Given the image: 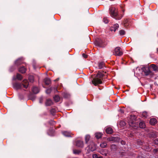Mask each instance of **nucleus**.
I'll list each match as a JSON object with an SVG mask.
<instances>
[{
	"label": "nucleus",
	"mask_w": 158,
	"mask_h": 158,
	"mask_svg": "<svg viewBox=\"0 0 158 158\" xmlns=\"http://www.w3.org/2000/svg\"><path fill=\"white\" fill-rule=\"evenodd\" d=\"M136 119V117L134 115H131L127 118V122L129 126L135 129H137L138 128V122H137Z\"/></svg>",
	"instance_id": "1"
},
{
	"label": "nucleus",
	"mask_w": 158,
	"mask_h": 158,
	"mask_svg": "<svg viewBox=\"0 0 158 158\" xmlns=\"http://www.w3.org/2000/svg\"><path fill=\"white\" fill-rule=\"evenodd\" d=\"M29 85V83L27 80H24L22 82V84L15 83L13 84V86L14 88L16 89H20L23 88L27 89Z\"/></svg>",
	"instance_id": "2"
},
{
	"label": "nucleus",
	"mask_w": 158,
	"mask_h": 158,
	"mask_svg": "<svg viewBox=\"0 0 158 158\" xmlns=\"http://www.w3.org/2000/svg\"><path fill=\"white\" fill-rule=\"evenodd\" d=\"M104 76L103 74L99 72L96 75L95 78L93 79L92 81V83L95 85L102 84V77Z\"/></svg>",
	"instance_id": "3"
},
{
	"label": "nucleus",
	"mask_w": 158,
	"mask_h": 158,
	"mask_svg": "<svg viewBox=\"0 0 158 158\" xmlns=\"http://www.w3.org/2000/svg\"><path fill=\"white\" fill-rule=\"evenodd\" d=\"M110 15L112 17H113L116 20H119L121 19L122 16L120 17L118 15L117 13V10L114 7L110 9Z\"/></svg>",
	"instance_id": "4"
},
{
	"label": "nucleus",
	"mask_w": 158,
	"mask_h": 158,
	"mask_svg": "<svg viewBox=\"0 0 158 158\" xmlns=\"http://www.w3.org/2000/svg\"><path fill=\"white\" fill-rule=\"evenodd\" d=\"M113 53L114 55L117 56H121L123 54V53L121 50L120 47H118L115 48Z\"/></svg>",
	"instance_id": "5"
},
{
	"label": "nucleus",
	"mask_w": 158,
	"mask_h": 158,
	"mask_svg": "<svg viewBox=\"0 0 158 158\" xmlns=\"http://www.w3.org/2000/svg\"><path fill=\"white\" fill-rule=\"evenodd\" d=\"M103 41L101 39H98L96 40L95 44L98 46L101 47H103L105 46L103 44Z\"/></svg>",
	"instance_id": "6"
},
{
	"label": "nucleus",
	"mask_w": 158,
	"mask_h": 158,
	"mask_svg": "<svg viewBox=\"0 0 158 158\" xmlns=\"http://www.w3.org/2000/svg\"><path fill=\"white\" fill-rule=\"evenodd\" d=\"M107 140L109 141L118 142L119 141V139L118 137H111L108 138Z\"/></svg>",
	"instance_id": "7"
},
{
	"label": "nucleus",
	"mask_w": 158,
	"mask_h": 158,
	"mask_svg": "<svg viewBox=\"0 0 158 158\" xmlns=\"http://www.w3.org/2000/svg\"><path fill=\"white\" fill-rule=\"evenodd\" d=\"M118 27L119 26L118 24H114L113 26L110 27V30L112 31H114V32H115L116 30L118 28Z\"/></svg>",
	"instance_id": "8"
},
{
	"label": "nucleus",
	"mask_w": 158,
	"mask_h": 158,
	"mask_svg": "<svg viewBox=\"0 0 158 158\" xmlns=\"http://www.w3.org/2000/svg\"><path fill=\"white\" fill-rule=\"evenodd\" d=\"M76 145L79 147H82L83 146V143L82 141H77L76 142Z\"/></svg>",
	"instance_id": "9"
},
{
	"label": "nucleus",
	"mask_w": 158,
	"mask_h": 158,
	"mask_svg": "<svg viewBox=\"0 0 158 158\" xmlns=\"http://www.w3.org/2000/svg\"><path fill=\"white\" fill-rule=\"evenodd\" d=\"M157 122L156 119L155 118H152L150 119V124L152 125H155L156 123Z\"/></svg>",
	"instance_id": "10"
},
{
	"label": "nucleus",
	"mask_w": 158,
	"mask_h": 158,
	"mask_svg": "<svg viewBox=\"0 0 158 158\" xmlns=\"http://www.w3.org/2000/svg\"><path fill=\"white\" fill-rule=\"evenodd\" d=\"M89 147L92 151H94L96 149V146L93 143H92L91 145H89Z\"/></svg>",
	"instance_id": "11"
},
{
	"label": "nucleus",
	"mask_w": 158,
	"mask_h": 158,
	"mask_svg": "<svg viewBox=\"0 0 158 158\" xmlns=\"http://www.w3.org/2000/svg\"><path fill=\"white\" fill-rule=\"evenodd\" d=\"M123 23L124 26L125 27H127L130 25V21L129 19H125Z\"/></svg>",
	"instance_id": "12"
},
{
	"label": "nucleus",
	"mask_w": 158,
	"mask_h": 158,
	"mask_svg": "<svg viewBox=\"0 0 158 158\" xmlns=\"http://www.w3.org/2000/svg\"><path fill=\"white\" fill-rule=\"evenodd\" d=\"M106 131L107 133L111 134L113 132V130L111 128L107 127L106 128Z\"/></svg>",
	"instance_id": "13"
},
{
	"label": "nucleus",
	"mask_w": 158,
	"mask_h": 158,
	"mask_svg": "<svg viewBox=\"0 0 158 158\" xmlns=\"http://www.w3.org/2000/svg\"><path fill=\"white\" fill-rule=\"evenodd\" d=\"M33 93L34 94H36L39 92V89L36 87H34L32 89Z\"/></svg>",
	"instance_id": "14"
},
{
	"label": "nucleus",
	"mask_w": 158,
	"mask_h": 158,
	"mask_svg": "<svg viewBox=\"0 0 158 158\" xmlns=\"http://www.w3.org/2000/svg\"><path fill=\"white\" fill-rule=\"evenodd\" d=\"M22 79V76L20 74L17 73L16 75V78L14 77L13 78V80H16L17 79L18 80H21Z\"/></svg>",
	"instance_id": "15"
},
{
	"label": "nucleus",
	"mask_w": 158,
	"mask_h": 158,
	"mask_svg": "<svg viewBox=\"0 0 158 158\" xmlns=\"http://www.w3.org/2000/svg\"><path fill=\"white\" fill-rule=\"evenodd\" d=\"M19 71L20 72L23 73L25 72L26 69L24 67H22L19 69Z\"/></svg>",
	"instance_id": "16"
},
{
	"label": "nucleus",
	"mask_w": 158,
	"mask_h": 158,
	"mask_svg": "<svg viewBox=\"0 0 158 158\" xmlns=\"http://www.w3.org/2000/svg\"><path fill=\"white\" fill-rule=\"evenodd\" d=\"M46 106H49L51 105L52 104V101L51 99H47L46 102Z\"/></svg>",
	"instance_id": "17"
},
{
	"label": "nucleus",
	"mask_w": 158,
	"mask_h": 158,
	"mask_svg": "<svg viewBox=\"0 0 158 158\" xmlns=\"http://www.w3.org/2000/svg\"><path fill=\"white\" fill-rule=\"evenodd\" d=\"M63 134L65 136L70 137L71 136V134L69 132L67 131H64L62 132Z\"/></svg>",
	"instance_id": "18"
},
{
	"label": "nucleus",
	"mask_w": 158,
	"mask_h": 158,
	"mask_svg": "<svg viewBox=\"0 0 158 158\" xmlns=\"http://www.w3.org/2000/svg\"><path fill=\"white\" fill-rule=\"evenodd\" d=\"M150 67L153 70L155 71H156L157 69V67L154 64H152L150 66Z\"/></svg>",
	"instance_id": "19"
},
{
	"label": "nucleus",
	"mask_w": 158,
	"mask_h": 158,
	"mask_svg": "<svg viewBox=\"0 0 158 158\" xmlns=\"http://www.w3.org/2000/svg\"><path fill=\"white\" fill-rule=\"evenodd\" d=\"M104 67V62H101L98 64V67L99 69L103 68Z\"/></svg>",
	"instance_id": "20"
},
{
	"label": "nucleus",
	"mask_w": 158,
	"mask_h": 158,
	"mask_svg": "<svg viewBox=\"0 0 158 158\" xmlns=\"http://www.w3.org/2000/svg\"><path fill=\"white\" fill-rule=\"evenodd\" d=\"M45 84L49 85L51 83L50 79L48 78H46L44 80Z\"/></svg>",
	"instance_id": "21"
},
{
	"label": "nucleus",
	"mask_w": 158,
	"mask_h": 158,
	"mask_svg": "<svg viewBox=\"0 0 158 158\" xmlns=\"http://www.w3.org/2000/svg\"><path fill=\"white\" fill-rule=\"evenodd\" d=\"M139 127L140 128H144L145 127V125L144 122H140L139 123Z\"/></svg>",
	"instance_id": "22"
},
{
	"label": "nucleus",
	"mask_w": 158,
	"mask_h": 158,
	"mask_svg": "<svg viewBox=\"0 0 158 158\" xmlns=\"http://www.w3.org/2000/svg\"><path fill=\"white\" fill-rule=\"evenodd\" d=\"M63 97L65 98H69L70 95V94L67 93H64L63 94Z\"/></svg>",
	"instance_id": "23"
},
{
	"label": "nucleus",
	"mask_w": 158,
	"mask_h": 158,
	"mask_svg": "<svg viewBox=\"0 0 158 158\" xmlns=\"http://www.w3.org/2000/svg\"><path fill=\"white\" fill-rule=\"evenodd\" d=\"M102 136V134L101 133L98 132L95 134V137L98 139L100 138Z\"/></svg>",
	"instance_id": "24"
},
{
	"label": "nucleus",
	"mask_w": 158,
	"mask_h": 158,
	"mask_svg": "<svg viewBox=\"0 0 158 158\" xmlns=\"http://www.w3.org/2000/svg\"><path fill=\"white\" fill-rule=\"evenodd\" d=\"M21 60L22 59L20 58L18 59L16 61L15 64L17 65L21 64L22 63Z\"/></svg>",
	"instance_id": "25"
},
{
	"label": "nucleus",
	"mask_w": 158,
	"mask_h": 158,
	"mask_svg": "<svg viewBox=\"0 0 158 158\" xmlns=\"http://www.w3.org/2000/svg\"><path fill=\"white\" fill-rule=\"evenodd\" d=\"M54 98L55 101L56 102H58L60 100L59 96L57 95H56L54 97Z\"/></svg>",
	"instance_id": "26"
},
{
	"label": "nucleus",
	"mask_w": 158,
	"mask_h": 158,
	"mask_svg": "<svg viewBox=\"0 0 158 158\" xmlns=\"http://www.w3.org/2000/svg\"><path fill=\"white\" fill-rule=\"evenodd\" d=\"M106 145L107 143L106 142H103L100 145V147L103 148H105L106 146Z\"/></svg>",
	"instance_id": "27"
},
{
	"label": "nucleus",
	"mask_w": 158,
	"mask_h": 158,
	"mask_svg": "<svg viewBox=\"0 0 158 158\" xmlns=\"http://www.w3.org/2000/svg\"><path fill=\"white\" fill-rule=\"evenodd\" d=\"M90 139V136L89 135H86L85 137V140L86 143H87L89 141Z\"/></svg>",
	"instance_id": "28"
},
{
	"label": "nucleus",
	"mask_w": 158,
	"mask_h": 158,
	"mask_svg": "<svg viewBox=\"0 0 158 158\" xmlns=\"http://www.w3.org/2000/svg\"><path fill=\"white\" fill-rule=\"evenodd\" d=\"M119 33L120 35H124L125 34V32L124 30H121L119 31Z\"/></svg>",
	"instance_id": "29"
},
{
	"label": "nucleus",
	"mask_w": 158,
	"mask_h": 158,
	"mask_svg": "<svg viewBox=\"0 0 158 158\" xmlns=\"http://www.w3.org/2000/svg\"><path fill=\"white\" fill-rule=\"evenodd\" d=\"M147 112L144 111L143 112L142 114V116L143 117L146 118L147 117Z\"/></svg>",
	"instance_id": "30"
},
{
	"label": "nucleus",
	"mask_w": 158,
	"mask_h": 158,
	"mask_svg": "<svg viewBox=\"0 0 158 158\" xmlns=\"http://www.w3.org/2000/svg\"><path fill=\"white\" fill-rule=\"evenodd\" d=\"M144 73L145 75L147 76L150 74L151 71L148 69L147 71H144Z\"/></svg>",
	"instance_id": "31"
},
{
	"label": "nucleus",
	"mask_w": 158,
	"mask_h": 158,
	"mask_svg": "<svg viewBox=\"0 0 158 158\" xmlns=\"http://www.w3.org/2000/svg\"><path fill=\"white\" fill-rule=\"evenodd\" d=\"M81 152V151L79 150H74L73 153L75 154H79Z\"/></svg>",
	"instance_id": "32"
},
{
	"label": "nucleus",
	"mask_w": 158,
	"mask_h": 158,
	"mask_svg": "<svg viewBox=\"0 0 158 158\" xmlns=\"http://www.w3.org/2000/svg\"><path fill=\"white\" fill-rule=\"evenodd\" d=\"M92 157L93 158H102L101 156H98V155L96 154H94L93 155Z\"/></svg>",
	"instance_id": "33"
},
{
	"label": "nucleus",
	"mask_w": 158,
	"mask_h": 158,
	"mask_svg": "<svg viewBox=\"0 0 158 158\" xmlns=\"http://www.w3.org/2000/svg\"><path fill=\"white\" fill-rule=\"evenodd\" d=\"M29 79L30 82H33L34 80L33 77L32 76H30L29 77Z\"/></svg>",
	"instance_id": "34"
},
{
	"label": "nucleus",
	"mask_w": 158,
	"mask_h": 158,
	"mask_svg": "<svg viewBox=\"0 0 158 158\" xmlns=\"http://www.w3.org/2000/svg\"><path fill=\"white\" fill-rule=\"evenodd\" d=\"M51 90H52L51 88L48 89L46 90V93L47 94H50L51 93Z\"/></svg>",
	"instance_id": "35"
},
{
	"label": "nucleus",
	"mask_w": 158,
	"mask_h": 158,
	"mask_svg": "<svg viewBox=\"0 0 158 158\" xmlns=\"http://www.w3.org/2000/svg\"><path fill=\"white\" fill-rule=\"evenodd\" d=\"M103 21L105 23H108V19L106 18H104L103 19Z\"/></svg>",
	"instance_id": "36"
},
{
	"label": "nucleus",
	"mask_w": 158,
	"mask_h": 158,
	"mask_svg": "<svg viewBox=\"0 0 158 158\" xmlns=\"http://www.w3.org/2000/svg\"><path fill=\"white\" fill-rule=\"evenodd\" d=\"M120 125L122 124V126H123V127H124V126H125L126 125L125 123L123 121L121 122H120Z\"/></svg>",
	"instance_id": "37"
},
{
	"label": "nucleus",
	"mask_w": 158,
	"mask_h": 158,
	"mask_svg": "<svg viewBox=\"0 0 158 158\" xmlns=\"http://www.w3.org/2000/svg\"><path fill=\"white\" fill-rule=\"evenodd\" d=\"M100 153L103 155H104L105 156H106V153H104L103 151H100Z\"/></svg>",
	"instance_id": "38"
},
{
	"label": "nucleus",
	"mask_w": 158,
	"mask_h": 158,
	"mask_svg": "<svg viewBox=\"0 0 158 158\" xmlns=\"http://www.w3.org/2000/svg\"><path fill=\"white\" fill-rule=\"evenodd\" d=\"M82 56L84 58H86L87 57V55L84 53H83Z\"/></svg>",
	"instance_id": "39"
},
{
	"label": "nucleus",
	"mask_w": 158,
	"mask_h": 158,
	"mask_svg": "<svg viewBox=\"0 0 158 158\" xmlns=\"http://www.w3.org/2000/svg\"><path fill=\"white\" fill-rule=\"evenodd\" d=\"M154 143L157 144H158V139H155L154 141Z\"/></svg>",
	"instance_id": "40"
},
{
	"label": "nucleus",
	"mask_w": 158,
	"mask_h": 158,
	"mask_svg": "<svg viewBox=\"0 0 158 158\" xmlns=\"http://www.w3.org/2000/svg\"><path fill=\"white\" fill-rule=\"evenodd\" d=\"M121 143L122 144V145H124L126 143V142L125 141H123V140H121Z\"/></svg>",
	"instance_id": "41"
},
{
	"label": "nucleus",
	"mask_w": 158,
	"mask_h": 158,
	"mask_svg": "<svg viewBox=\"0 0 158 158\" xmlns=\"http://www.w3.org/2000/svg\"><path fill=\"white\" fill-rule=\"evenodd\" d=\"M113 147H115V146L114 145H113L111 146V148Z\"/></svg>",
	"instance_id": "42"
},
{
	"label": "nucleus",
	"mask_w": 158,
	"mask_h": 158,
	"mask_svg": "<svg viewBox=\"0 0 158 158\" xmlns=\"http://www.w3.org/2000/svg\"><path fill=\"white\" fill-rule=\"evenodd\" d=\"M40 103H41L42 102L41 101V100H40Z\"/></svg>",
	"instance_id": "43"
},
{
	"label": "nucleus",
	"mask_w": 158,
	"mask_h": 158,
	"mask_svg": "<svg viewBox=\"0 0 158 158\" xmlns=\"http://www.w3.org/2000/svg\"><path fill=\"white\" fill-rule=\"evenodd\" d=\"M52 121V123L54 122L53 121Z\"/></svg>",
	"instance_id": "44"
}]
</instances>
